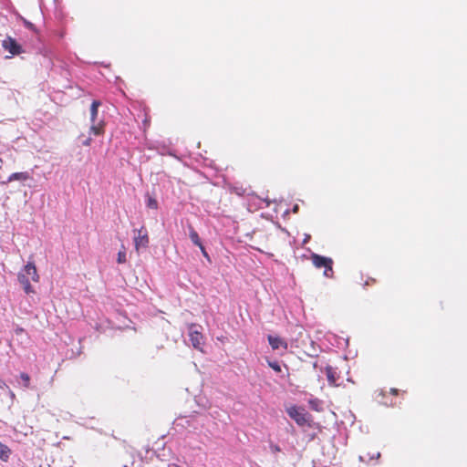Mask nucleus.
I'll use <instances>...</instances> for the list:
<instances>
[{"label": "nucleus", "mask_w": 467, "mask_h": 467, "mask_svg": "<svg viewBox=\"0 0 467 467\" xmlns=\"http://www.w3.org/2000/svg\"><path fill=\"white\" fill-rule=\"evenodd\" d=\"M267 339H268V342H269L271 348L274 350H276L279 348L287 349L288 345H287L286 341L284 340L283 338H281L279 337H275V336L269 335L267 337Z\"/></svg>", "instance_id": "obj_6"}, {"label": "nucleus", "mask_w": 467, "mask_h": 467, "mask_svg": "<svg viewBox=\"0 0 467 467\" xmlns=\"http://www.w3.org/2000/svg\"><path fill=\"white\" fill-rule=\"evenodd\" d=\"M20 378L22 379V380L24 382L25 388H29V385H30V377H29V375L27 373L22 372L20 374Z\"/></svg>", "instance_id": "obj_18"}, {"label": "nucleus", "mask_w": 467, "mask_h": 467, "mask_svg": "<svg viewBox=\"0 0 467 467\" xmlns=\"http://www.w3.org/2000/svg\"><path fill=\"white\" fill-rule=\"evenodd\" d=\"M25 25L29 29H34V25L28 21H25Z\"/></svg>", "instance_id": "obj_23"}, {"label": "nucleus", "mask_w": 467, "mask_h": 467, "mask_svg": "<svg viewBox=\"0 0 467 467\" xmlns=\"http://www.w3.org/2000/svg\"><path fill=\"white\" fill-rule=\"evenodd\" d=\"M29 178L30 176L28 172H14L8 177L7 182H11L14 181H27Z\"/></svg>", "instance_id": "obj_10"}, {"label": "nucleus", "mask_w": 467, "mask_h": 467, "mask_svg": "<svg viewBox=\"0 0 467 467\" xmlns=\"http://www.w3.org/2000/svg\"><path fill=\"white\" fill-rule=\"evenodd\" d=\"M268 365L275 372H281V367H280V365L277 362H268Z\"/></svg>", "instance_id": "obj_19"}, {"label": "nucleus", "mask_w": 467, "mask_h": 467, "mask_svg": "<svg viewBox=\"0 0 467 467\" xmlns=\"http://www.w3.org/2000/svg\"><path fill=\"white\" fill-rule=\"evenodd\" d=\"M90 132H92L94 135H101L104 133V128L102 124L99 125H92L90 127Z\"/></svg>", "instance_id": "obj_17"}, {"label": "nucleus", "mask_w": 467, "mask_h": 467, "mask_svg": "<svg viewBox=\"0 0 467 467\" xmlns=\"http://www.w3.org/2000/svg\"><path fill=\"white\" fill-rule=\"evenodd\" d=\"M17 279L21 285L23 286V289L26 294H33L35 293V290L33 286L31 285L28 276L26 275L23 272L18 273Z\"/></svg>", "instance_id": "obj_7"}, {"label": "nucleus", "mask_w": 467, "mask_h": 467, "mask_svg": "<svg viewBox=\"0 0 467 467\" xmlns=\"http://www.w3.org/2000/svg\"><path fill=\"white\" fill-rule=\"evenodd\" d=\"M189 236H190L191 241L195 245L201 246L202 244L198 233L195 231V229L192 225H189Z\"/></svg>", "instance_id": "obj_11"}, {"label": "nucleus", "mask_w": 467, "mask_h": 467, "mask_svg": "<svg viewBox=\"0 0 467 467\" xmlns=\"http://www.w3.org/2000/svg\"><path fill=\"white\" fill-rule=\"evenodd\" d=\"M277 234H278L277 230L269 231L265 234V236L266 238L265 244V247H273L277 244V241H276Z\"/></svg>", "instance_id": "obj_9"}, {"label": "nucleus", "mask_w": 467, "mask_h": 467, "mask_svg": "<svg viewBox=\"0 0 467 467\" xmlns=\"http://www.w3.org/2000/svg\"><path fill=\"white\" fill-rule=\"evenodd\" d=\"M202 254V255L206 258H209V255H208V253L206 252V249L205 247L203 246V244H202L201 246H198Z\"/></svg>", "instance_id": "obj_21"}, {"label": "nucleus", "mask_w": 467, "mask_h": 467, "mask_svg": "<svg viewBox=\"0 0 467 467\" xmlns=\"http://www.w3.org/2000/svg\"><path fill=\"white\" fill-rule=\"evenodd\" d=\"M11 450L10 448L0 442V459L4 462H7L10 458V455H11Z\"/></svg>", "instance_id": "obj_13"}, {"label": "nucleus", "mask_w": 467, "mask_h": 467, "mask_svg": "<svg viewBox=\"0 0 467 467\" xmlns=\"http://www.w3.org/2000/svg\"><path fill=\"white\" fill-rule=\"evenodd\" d=\"M3 163H4V161H3V160L0 158V170H1V169H2V167H3Z\"/></svg>", "instance_id": "obj_26"}, {"label": "nucleus", "mask_w": 467, "mask_h": 467, "mask_svg": "<svg viewBox=\"0 0 467 467\" xmlns=\"http://www.w3.org/2000/svg\"><path fill=\"white\" fill-rule=\"evenodd\" d=\"M101 105L100 101L94 100L90 106V120L92 123L96 121L98 117L99 107Z\"/></svg>", "instance_id": "obj_14"}, {"label": "nucleus", "mask_w": 467, "mask_h": 467, "mask_svg": "<svg viewBox=\"0 0 467 467\" xmlns=\"http://www.w3.org/2000/svg\"><path fill=\"white\" fill-rule=\"evenodd\" d=\"M270 448H271V451L275 453L281 451V449L277 444H271Z\"/></svg>", "instance_id": "obj_20"}, {"label": "nucleus", "mask_w": 467, "mask_h": 467, "mask_svg": "<svg viewBox=\"0 0 467 467\" xmlns=\"http://www.w3.org/2000/svg\"><path fill=\"white\" fill-rule=\"evenodd\" d=\"M389 392H390V394H392V395H394V396H397V395H399V394H400V389H396V388H391V389H389Z\"/></svg>", "instance_id": "obj_22"}, {"label": "nucleus", "mask_w": 467, "mask_h": 467, "mask_svg": "<svg viewBox=\"0 0 467 467\" xmlns=\"http://www.w3.org/2000/svg\"><path fill=\"white\" fill-rule=\"evenodd\" d=\"M91 140H91V138H88L87 140H85L83 141V145H85V146H89V145H90V143H91Z\"/></svg>", "instance_id": "obj_24"}, {"label": "nucleus", "mask_w": 467, "mask_h": 467, "mask_svg": "<svg viewBox=\"0 0 467 467\" xmlns=\"http://www.w3.org/2000/svg\"><path fill=\"white\" fill-rule=\"evenodd\" d=\"M311 261L315 267L325 268L324 275L327 277H332L333 275V260L329 257L322 256L317 254H311Z\"/></svg>", "instance_id": "obj_1"}, {"label": "nucleus", "mask_w": 467, "mask_h": 467, "mask_svg": "<svg viewBox=\"0 0 467 467\" xmlns=\"http://www.w3.org/2000/svg\"><path fill=\"white\" fill-rule=\"evenodd\" d=\"M23 273L26 274V276L27 275L31 276V278L34 282H38L40 279L39 275L37 274L36 267L33 262H28L25 265V267L23 269Z\"/></svg>", "instance_id": "obj_8"}, {"label": "nucleus", "mask_w": 467, "mask_h": 467, "mask_svg": "<svg viewBox=\"0 0 467 467\" xmlns=\"http://www.w3.org/2000/svg\"><path fill=\"white\" fill-rule=\"evenodd\" d=\"M189 337L192 347L196 349L202 350V347L204 343L202 334L197 329L195 324L189 326Z\"/></svg>", "instance_id": "obj_4"}, {"label": "nucleus", "mask_w": 467, "mask_h": 467, "mask_svg": "<svg viewBox=\"0 0 467 467\" xmlns=\"http://www.w3.org/2000/svg\"><path fill=\"white\" fill-rule=\"evenodd\" d=\"M146 205L152 210H157L159 207L157 200L149 194H147Z\"/></svg>", "instance_id": "obj_15"}, {"label": "nucleus", "mask_w": 467, "mask_h": 467, "mask_svg": "<svg viewBox=\"0 0 467 467\" xmlns=\"http://www.w3.org/2000/svg\"><path fill=\"white\" fill-rule=\"evenodd\" d=\"M286 412L291 419H293L297 425L305 426L309 425L308 415L304 409L296 406H291L286 409Z\"/></svg>", "instance_id": "obj_2"}, {"label": "nucleus", "mask_w": 467, "mask_h": 467, "mask_svg": "<svg viewBox=\"0 0 467 467\" xmlns=\"http://www.w3.org/2000/svg\"><path fill=\"white\" fill-rule=\"evenodd\" d=\"M2 47L13 56L20 55L23 52L22 47L11 36L3 40Z\"/></svg>", "instance_id": "obj_5"}, {"label": "nucleus", "mask_w": 467, "mask_h": 467, "mask_svg": "<svg viewBox=\"0 0 467 467\" xmlns=\"http://www.w3.org/2000/svg\"><path fill=\"white\" fill-rule=\"evenodd\" d=\"M149 125H150V121H149L147 119H145V120H144V126H145V127H149Z\"/></svg>", "instance_id": "obj_25"}, {"label": "nucleus", "mask_w": 467, "mask_h": 467, "mask_svg": "<svg viewBox=\"0 0 467 467\" xmlns=\"http://www.w3.org/2000/svg\"><path fill=\"white\" fill-rule=\"evenodd\" d=\"M137 234L134 236V247L137 252L140 249H145L148 247L150 239L148 235V231L144 226H141L139 230L135 231Z\"/></svg>", "instance_id": "obj_3"}, {"label": "nucleus", "mask_w": 467, "mask_h": 467, "mask_svg": "<svg viewBox=\"0 0 467 467\" xmlns=\"http://www.w3.org/2000/svg\"><path fill=\"white\" fill-rule=\"evenodd\" d=\"M308 405L312 410H315L317 412H320L323 410V402H322V400H320L317 398L310 399L308 400Z\"/></svg>", "instance_id": "obj_12"}, {"label": "nucleus", "mask_w": 467, "mask_h": 467, "mask_svg": "<svg viewBox=\"0 0 467 467\" xmlns=\"http://www.w3.org/2000/svg\"><path fill=\"white\" fill-rule=\"evenodd\" d=\"M379 395H381L382 397H384V396H385V392H384L383 390H380V391H379Z\"/></svg>", "instance_id": "obj_27"}, {"label": "nucleus", "mask_w": 467, "mask_h": 467, "mask_svg": "<svg viewBox=\"0 0 467 467\" xmlns=\"http://www.w3.org/2000/svg\"><path fill=\"white\" fill-rule=\"evenodd\" d=\"M126 261H127L126 250H125L124 245H122L121 249L118 253L117 262L119 264H124V263H126Z\"/></svg>", "instance_id": "obj_16"}]
</instances>
